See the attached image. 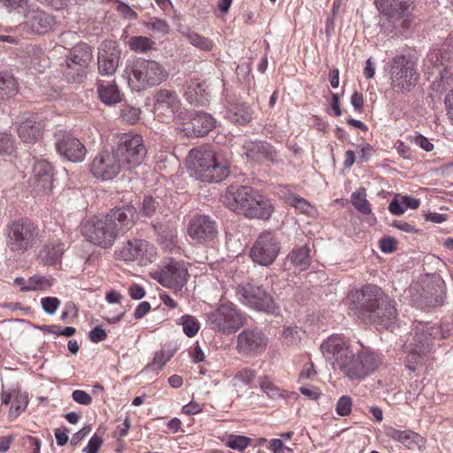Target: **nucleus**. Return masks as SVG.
<instances>
[{
  "label": "nucleus",
  "mask_w": 453,
  "mask_h": 453,
  "mask_svg": "<svg viewBox=\"0 0 453 453\" xmlns=\"http://www.w3.org/2000/svg\"><path fill=\"white\" fill-rule=\"evenodd\" d=\"M390 81L394 90H410L418 81L413 63L403 56L395 57L390 67Z\"/></svg>",
  "instance_id": "4468645a"
},
{
  "label": "nucleus",
  "mask_w": 453,
  "mask_h": 453,
  "mask_svg": "<svg viewBox=\"0 0 453 453\" xmlns=\"http://www.w3.org/2000/svg\"><path fill=\"white\" fill-rule=\"evenodd\" d=\"M280 249L281 245L277 234L273 231H264L254 242L250 250V257L255 264L268 266L276 260Z\"/></svg>",
  "instance_id": "9d476101"
},
{
  "label": "nucleus",
  "mask_w": 453,
  "mask_h": 453,
  "mask_svg": "<svg viewBox=\"0 0 453 453\" xmlns=\"http://www.w3.org/2000/svg\"><path fill=\"white\" fill-rule=\"evenodd\" d=\"M103 441H104L100 436L94 434L89 439L87 447L83 449V451L87 453H97V451L99 450L100 447L103 444Z\"/></svg>",
  "instance_id": "e2e57ef3"
},
{
  "label": "nucleus",
  "mask_w": 453,
  "mask_h": 453,
  "mask_svg": "<svg viewBox=\"0 0 453 453\" xmlns=\"http://www.w3.org/2000/svg\"><path fill=\"white\" fill-rule=\"evenodd\" d=\"M173 353L170 350L161 349L155 353L153 361L147 365L146 369L150 371H160L172 358Z\"/></svg>",
  "instance_id": "37998d69"
},
{
  "label": "nucleus",
  "mask_w": 453,
  "mask_h": 453,
  "mask_svg": "<svg viewBox=\"0 0 453 453\" xmlns=\"http://www.w3.org/2000/svg\"><path fill=\"white\" fill-rule=\"evenodd\" d=\"M52 168L50 164L43 159L36 160L33 166L34 184L44 192H49L52 185Z\"/></svg>",
  "instance_id": "7c9ffc66"
},
{
  "label": "nucleus",
  "mask_w": 453,
  "mask_h": 453,
  "mask_svg": "<svg viewBox=\"0 0 453 453\" xmlns=\"http://www.w3.org/2000/svg\"><path fill=\"white\" fill-rule=\"evenodd\" d=\"M207 86L200 79H190L187 83L184 96L191 104H203L207 99Z\"/></svg>",
  "instance_id": "2f4dec72"
},
{
  "label": "nucleus",
  "mask_w": 453,
  "mask_h": 453,
  "mask_svg": "<svg viewBox=\"0 0 453 453\" xmlns=\"http://www.w3.org/2000/svg\"><path fill=\"white\" fill-rule=\"evenodd\" d=\"M93 58L92 48L85 42L75 45L67 59V66L65 71L68 82L82 84L87 80V69Z\"/></svg>",
  "instance_id": "1a4fd4ad"
},
{
  "label": "nucleus",
  "mask_w": 453,
  "mask_h": 453,
  "mask_svg": "<svg viewBox=\"0 0 453 453\" xmlns=\"http://www.w3.org/2000/svg\"><path fill=\"white\" fill-rule=\"evenodd\" d=\"M380 249L384 253H392L396 250V241L390 236L383 237L380 241Z\"/></svg>",
  "instance_id": "bf43d9fd"
},
{
  "label": "nucleus",
  "mask_w": 453,
  "mask_h": 453,
  "mask_svg": "<svg viewBox=\"0 0 453 453\" xmlns=\"http://www.w3.org/2000/svg\"><path fill=\"white\" fill-rule=\"evenodd\" d=\"M413 141L415 144L425 150L426 151H432L434 150V144L422 134L414 136Z\"/></svg>",
  "instance_id": "774afa93"
},
{
  "label": "nucleus",
  "mask_w": 453,
  "mask_h": 453,
  "mask_svg": "<svg viewBox=\"0 0 453 453\" xmlns=\"http://www.w3.org/2000/svg\"><path fill=\"white\" fill-rule=\"evenodd\" d=\"M238 300L245 306L271 314H276L279 308L273 297L263 286L253 283L241 284L236 288Z\"/></svg>",
  "instance_id": "6e6552de"
},
{
  "label": "nucleus",
  "mask_w": 453,
  "mask_h": 453,
  "mask_svg": "<svg viewBox=\"0 0 453 453\" xmlns=\"http://www.w3.org/2000/svg\"><path fill=\"white\" fill-rule=\"evenodd\" d=\"M242 149L249 159L259 164L274 163L278 159L276 150L264 141H247Z\"/></svg>",
  "instance_id": "b1692460"
},
{
  "label": "nucleus",
  "mask_w": 453,
  "mask_h": 453,
  "mask_svg": "<svg viewBox=\"0 0 453 453\" xmlns=\"http://www.w3.org/2000/svg\"><path fill=\"white\" fill-rule=\"evenodd\" d=\"M246 315L232 303L219 304L207 314V324L215 332L233 334L246 324Z\"/></svg>",
  "instance_id": "39448f33"
},
{
  "label": "nucleus",
  "mask_w": 453,
  "mask_h": 453,
  "mask_svg": "<svg viewBox=\"0 0 453 453\" xmlns=\"http://www.w3.org/2000/svg\"><path fill=\"white\" fill-rule=\"evenodd\" d=\"M351 203L354 208L364 215H369L372 212V206L366 198V189L363 187L351 194Z\"/></svg>",
  "instance_id": "58836bf2"
},
{
  "label": "nucleus",
  "mask_w": 453,
  "mask_h": 453,
  "mask_svg": "<svg viewBox=\"0 0 453 453\" xmlns=\"http://www.w3.org/2000/svg\"><path fill=\"white\" fill-rule=\"evenodd\" d=\"M19 92V85L12 74L0 72V100L13 97Z\"/></svg>",
  "instance_id": "e433bc0d"
},
{
  "label": "nucleus",
  "mask_w": 453,
  "mask_h": 453,
  "mask_svg": "<svg viewBox=\"0 0 453 453\" xmlns=\"http://www.w3.org/2000/svg\"><path fill=\"white\" fill-rule=\"evenodd\" d=\"M130 428V422L129 419L127 418L123 424L120 426H118L113 433V437L116 438L118 441L121 440L125 436H127L128 431Z\"/></svg>",
  "instance_id": "338daca9"
},
{
  "label": "nucleus",
  "mask_w": 453,
  "mask_h": 453,
  "mask_svg": "<svg viewBox=\"0 0 453 453\" xmlns=\"http://www.w3.org/2000/svg\"><path fill=\"white\" fill-rule=\"evenodd\" d=\"M144 26L154 32H157L161 35H167L170 32V26L168 23L161 19H154L151 21H148L144 23Z\"/></svg>",
  "instance_id": "5fc2aeb1"
},
{
  "label": "nucleus",
  "mask_w": 453,
  "mask_h": 453,
  "mask_svg": "<svg viewBox=\"0 0 453 453\" xmlns=\"http://www.w3.org/2000/svg\"><path fill=\"white\" fill-rule=\"evenodd\" d=\"M60 304L61 302L57 297L48 296L41 299L42 308L43 311L49 315L54 314Z\"/></svg>",
  "instance_id": "6e6d98bb"
},
{
  "label": "nucleus",
  "mask_w": 453,
  "mask_h": 453,
  "mask_svg": "<svg viewBox=\"0 0 453 453\" xmlns=\"http://www.w3.org/2000/svg\"><path fill=\"white\" fill-rule=\"evenodd\" d=\"M257 376V372L255 370L245 367L239 370L234 377V380L236 381V383H240L244 386L250 385L253 380H255Z\"/></svg>",
  "instance_id": "8fccbe9b"
},
{
  "label": "nucleus",
  "mask_w": 453,
  "mask_h": 453,
  "mask_svg": "<svg viewBox=\"0 0 453 453\" xmlns=\"http://www.w3.org/2000/svg\"><path fill=\"white\" fill-rule=\"evenodd\" d=\"M273 211L271 201L256 192L246 208L244 216L250 219H268Z\"/></svg>",
  "instance_id": "c756f323"
},
{
  "label": "nucleus",
  "mask_w": 453,
  "mask_h": 453,
  "mask_svg": "<svg viewBox=\"0 0 453 453\" xmlns=\"http://www.w3.org/2000/svg\"><path fill=\"white\" fill-rule=\"evenodd\" d=\"M119 55L120 52L114 42H103L97 56L99 73L106 76L114 74L119 65Z\"/></svg>",
  "instance_id": "a878e982"
},
{
  "label": "nucleus",
  "mask_w": 453,
  "mask_h": 453,
  "mask_svg": "<svg viewBox=\"0 0 453 453\" xmlns=\"http://www.w3.org/2000/svg\"><path fill=\"white\" fill-rule=\"evenodd\" d=\"M121 171L123 168L113 150L99 152L90 164L92 175L104 181L114 179Z\"/></svg>",
  "instance_id": "a211bd4d"
},
{
  "label": "nucleus",
  "mask_w": 453,
  "mask_h": 453,
  "mask_svg": "<svg viewBox=\"0 0 453 453\" xmlns=\"http://www.w3.org/2000/svg\"><path fill=\"white\" fill-rule=\"evenodd\" d=\"M65 243L60 240L51 241L47 243L41 251V257L44 264L52 265L58 263L65 251Z\"/></svg>",
  "instance_id": "72a5a7b5"
},
{
  "label": "nucleus",
  "mask_w": 453,
  "mask_h": 453,
  "mask_svg": "<svg viewBox=\"0 0 453 453\" xmlns=\"http://www.w3.org/2000/svg\"><path fill=\"white\" fill-rule=\"evenodd\" d=\"M129 47L135 52H146L153 48L154 42L146 36H134L129 40Z\"/></svg>",
  "instance_id": "49530a36"
},
{
  "label": "nucleus",
  "mask_w": 453,
  "mask_h": 453,
  "mask_svg": "<svg viewBox=\"0 0 453 453\" xmlns=\"http://www.w3.org/2000/svg\"><path fill=\"white\" fill-rule=\"evenodd\" d=\"M88 336L93 343H98L106 339L107 334L101 326H96L89 332Z\"/></svg>",
  "instance_id": "680f3d73"
},
{
  "label": "nucleus",
  "mask_w": 453,
  "mask_h": 453,
  "mask_svg": "<svg viewBox=\"0 0 453 453\" xmlns=\"http://www.w3.org/2000/svg\"><path fill=\"white\" fill-rule=\"evenodd\" d=\"M412 0H375L380 12L391 23V32L404 35L411 27L410 7Z\"/></svg>",
  "instance_id": "0eeeda50"
},
{
  "label": "nucleus",
  "mask_w": 453,
  "mask_h": 453,
  "mask_svg": "<svg viewBox=\"0 0 453 453\" xmlns=\"http://www.w3.org/2000/svg\"><path fill=\"white\" fill-rule=\"evenodd\" d=\"M157 238L164 249L171 250L176 245V230L171 228L158 232Z\"/></svg>",
  "instance_id": "09e8293b"
},
{
  "label": "nucleus",
  "mask_w": 453,
  "mask_h": 453,
  "mask_svg": "<svg viewBox=\"0 0 453 453\" xmlns=\"http://www.w3.org/2000/svg\"><path fill=\"white\" fill-rule=\"evenodd\" d=\"M258 384L260 389L272 400L284 399L288 395L286 391L277 387L266 375L258 378Z\"/></svg>",
  "instance_id": "4c0bfd02"
},
{
  "label": "nucleus",
  "mask_w": 453,
  "mask_h": 453,
  "mask_svg": "<svg viewBox=\"0 0 453 453\" xmlns=\"http://www.w3.org/2000/svg\"><path fill=\"white\" fill-rule=\"evenodd\" d=\"M38 237L37 227L27 219H19L8 225L7 246L13 251L32 247Z\"/></svg>",
  "instance_id": "f8f14e48"
},
{
  "label": "nucleus",
  "mask_w": 453,
  "mask_h": 453,
  "mask_svg": "<svg viewBox=\"0 0 453 453\" xmlns=\"http://www.w3.org/2000/svg\"><path fill=\"white\" fill-rule=\"evenodd\" d=\"M216 120L208 113L197 112L190 118V122L184 124L182 131L187 136L203 137L215 127Z\"/></svg>",
  "instance_id": "c85d7f7f"
},
{
  "label": "nucleus",
  "mask_w": 453,
  "mask_h": 453,
  "mask_svg": "<svg viewBox=\"0 0 453 453\" xmlns=\"http://www.w3.org/2000/svg\"><path fill=\"white\" fill-rule=\"evenodd\" d=\"M116 259L125 262H138L141 265L151 263L156 258V249L149 242L132 239L126 242L115 251Z\"/></svg>",
  "instance_id": "2eb2a0df"
},
{
  "label": "nucleus",
  "mask_w": 453,
  "mask_h": 453,
  "mask_svg": "<svg viewBox=\"0 0 453 453\" xmlns=\"http://www.w3.org/2000/svg\"><path fill=\"white\" fill-rule=\"evenodd\" d=\"M188 168L192 177L204 182H219L229 175L227 158L211 150H191Z\"/></svg>",
  "instance_id": "7ed1b4c3"
},
{
  "label": "nucleus",
  "mask_w": 453,
  "mask_h": 453,
  "mask_svg": "<svg viewBox=\"0 0 453 453\" xmlns=\"http://www.w3.org/2000/svg\"><path fill=\"white\" fill-rule=\"evenodd\" d=\"M268 337L258 328H246L236 337L235 349L244 357H256L267 348Z\"/></svg>",
  "instance_id": "ddd939ff"
},
{
  "label": "nucleus",
  "mask_w": 453,
  "mask_h": 453,
  "mask_svg": "<svg viewBox=\"0 0 453 453\" xmlns=\"http://www.w3.org/2000/svg\"><path fill=\"white\" fill-rule=\"evenodd\" d=\"M55 146L62 157L73 163L82 162L87 154L84 144L66 131H59L56 134Z\"/></svg>",
  "instance_id": "6ab92c4d"
},
{
  "label": "nucleus",
  "mask_w": 453,
  "mask_h": 453,
  "mask_svg": "<svg viewBox=\"0 0 453 453\" xmlns=\"http://www.w3.org/2000/svg\"><path fill=\"white\" fill-rule=\"evenodd\" d=\"M385 434L412 451L421 450L426 444V439L412 430H398L392 426H388L385 429Z\"/></svg>",
  "instance_id": "bb28decb"
},
{
  "label": "nucleus",
  "mask_w": 453,
  "mask_h": 453,
  "mask_svg": "<svg viewBox=\"0 0 453 453\" xmlns=\"http://www.w3.org/2000/svg\"><path fill=\"white\" fill-rule=\"evenodd\" d=\"M255 193L256 191L250 187H231L222 196L221 201L231 211L245 215L246 208Z\"/></svg>",
  "instance_id": "5701e85b"
},
{
  "label": "nucleus",
  "mask_w": 453,
  "mask_h": 453,
  "mask_svg": "<svg viewBox=\"0 0 453 453\" xmlns=\"http://www.w3.org/2000/svg\"><path fill=\"white\" fill-rule=\"evenodd\" d=\"M99 98L105 105H113L122 100V94L114 82H99L97 85Z\"/></svg>",
  "instance_id": "473e14b6"
},
{
  "label": "nucleus",
  "mask_w": 453,
  "mask_h": 453,
  "mask_svg": "<svg viewBox=\"0 0 453 453\" xmlns=\"http://www.w3.org/2000/svg\"><path fill=\"white\" fill-rule=\"evenodd\" d=\"M14 140L12 134L0 132V155L12 154L14 151Z\"/></svg>",
  "instance_id": "864d4df0"
},
{
  "label": "nucleus",
  "mask_w": 453,
  "mask_h": 453,
  "mask_svg": "<svg viewBox=\"0 0 453 453\" xmlns=\"http://www.w3.org/2000/svg\"><path fill=\"white\" fill-rule=\"evenodd\" d=\"M121 117L127 123L134 124L139 119L140 109L131 106H126L121 110Z\"/></svg>",
  "instance_id": "4d7b16f0"
},
{
  "label": "nucleus",
  "mask_w": 453,
  "mask_h": 453,
  "mask_svg": "<svg viewBox=\"0 0 453 453\" xmlns=\"http://www.w3.org/2000/svg\"><path fill=\"white\" fill-rule=\"evenodd\" d=\"M118 234H123L136 224L138 213L134 206L126 204L111 209L105 216Z\"/></svg>",
  "instance_id": "412c9836"
},
{
  "label": "nucleus",
  "mask_w": 453,
  "mask_h": 453,
  "mask_svg": "<svg viewBox=\"0 0 453 453\" xmlns=\"http://www.w3.org/2000/svg\"><path fill=\"white\" fill-rule=\"evenodd\" d=\"M188 271L181 261L170 259L162 268L153 273V278L162 286L181 291L188 280Z\"/></svg>",
  "instance_id": "dca6fc26"
},
{
  "label": "nucleus",
  "mask_w": 453,
  "mask_h": 453,
  "mask_svg": "<svg viewBox=\"0 0 453 453\" xmlns=\"http://www.w3.org/2000/svg\"><path fill=\"white\" fill-rule=\"evenodd\" d=\"M112 150L123 171H130L140 165L147 153L142 137L132 134H122L116 149Z\"/></svg>",
  "instance_id": "423d86ee"
},
{
  "label": "nucleus",
  "mask_w": 453,
  "mask_h": 453,
  "mask_svg": "<svg viewBox=\"0 0 453 453\" xmlns=\"http://www.w3.org/2000/svg\"><path fill=\"white\" fill-rule=\"evenodd\" d=\"M217 234V224L209 216H195L188 223V234L192 240L198 242L211 241Z\"/></svg>",
  "instance_id": "4be33fe9"
},
{
  "label": "nucleus",
  "mask_w": 453,
  "mask_h": 453,
  "mask_svg": "<svg viewBox=\"0 0 453 453\" xmlns=\"http://www.w3.org/2000/svg\"><path fill=\"white\" fill-rule=\"evenodd\" d=\"M158 206L159 202L157 199L150 196H144L141 208L142 213L146 217H152L156 213Z\"/></svg>",
  "instance_id": "603ef678"
},
{
  "label": "nucleus",
  "mask_w": 453,
  "mask_h": 453,
  "mask_svg": "<svg viewBox=\"0 0 453 453\" xmlns=\"http://www.w3.org/2000/svg\"><path fill=\"white\" fill-rule=\"evenodd\" d=\"M183 35H185L188 41L195 47L202 50H211L213 48V42L209 38H206L196 32L190 31L189 28H186L183 31H180Z\"/></svg>",
  "instance_id": "ea45409f"
},
{
  "label": "nucleus",
  "mask_w": 453,
  "mask_h": 453,
  "mask_svg": "<svg viewBox=\"0 0 453 453\" xmlns=\"http://www.w3.org/2000/svg\"><path fill=\"white\" fill-rule=\"evenodd\" d=\"M78 316V309L73 302H68L65 304L64 310L61 312V319L66 320L67 319L76 318Z\"/></svg>",
  "instance_id": "0e129e2a"
},
{
  "label": "nucleus",
  "mask_w": 453,
  "mask_h": 453,
  "mask_svg": "<svg viewBox=\"0 0 453 453\" xmlns=\"http://www.w3.org/2000/svg\"><path fill=\"white\" fill-rule=\"evenodd\" d=\"M153 101V113L161 122L175 119L181 108L180 99L174 90L161 88L155 93Z\"/></svg>",
  "instance_id": "f3484780"
},
{
  "label": "nucleus",
  "mask_w": 453,
  "mask_h": 453,
  "mask_svg": "<svg viewBox=\"0 0 453 453\" xmlns=\"http://www.w3.org/2000/svg\"><path fill=\"white\" fill-rule=\"evenodd\" d=\"M43 128V121L36 114L29 113L19 125L18 134L24 142L35 143L42 137Z\"/></svg>",
  "instance_id": "cd10ccee"
},
{
  "label": "nucleus",
  "mask_w": 453,
  "mask_h": 453,
  "mask_svg": "<svg viewBox=\"0 0 453 453\" xmlns=\"http://www.w3.org/2000/svg\"><path fill=\"white\" fill-rule=\"evenodd\" d=\"M288 260L299 272L307 270L311 265L310 249L306 245L294 249L288 255Z\"/></svg>",
  "instance_id": "c9c22d12"
},
{
  "label": "nucleus",
  "mask_w": 453,
  "mask_h": 453,
  "mask_svg": "<svg viewBox=\"0 0 453 453\" xmlns=\"http://www.w3.org/2000/svg\"><path fill=\"white\" fill-rule=\"evenodd\" d=\"M286 203L299 211L301 213L311 215L314 207L304 198L296 194H288L285 196Z\"/></svg>",
  "instance_id": "a19ab883"
},
{
  "label": "nucleus",
  "mask_w": 453,
  "mask_h": 453,
  "mask_svg": "<svg viewBox=\"0 0 453 453\" xmlns=\"http://www.w3.org/2000/svg\"><path fill=\"white\" fill-rule=\"evenodd\" d=\"M127 70L128 84L136 91L159 85L168 77L165 69L154 60L138 58L127 67Z\"/></svg>",
  "instance_id": "20e7f679"
},
{
  "label": "nucleus",
  "mask_w": 453,
  "mask_h": 453,
  "mask_svg": "<svg viewBox=\"0 0 453 453\" xmlns=\"http://www.w3.org/2000/svg\"><path fill=\"white\" fill-rule=\"evenodd\" d=\"M388 210L393 215L400 216L403 214L406 210L403 205V198L401 200L396 198L393 199L389 203Z\"/></svg>",
  "instance_id": "69168bd1"
},
{
  "label": "nucleus",
  "mask_w": 453,
  "mask_h": 453,
  "mask_svg": "<svg viewBox=\"0 0 453 453\" xmlns=\"http://www.w3.org/2000/svg\"><path fill=\"white\" fill-rule=\"evenodd\" d=\"M55 24L54 17L42 10L29 9L25 13V28L33 34L44 35L50 32Z\"/></svg>",
  "instance_id": "393cba45"
},
{
  "label": "nucleus",
  "mask_w": 453,
  "mask_h": 453,
  "mask_svg": "<svg viewBox=\"0 0 453 453\" xmlns=\"http://www.w3.org/2000/svg\"><path fill=\"white\" fill-rule=\"evenodd\" d=\"M325 360L351 381H361L379 366V357L368 349L355 352L341 334H332L320 345Z\"/></svg>",
  "instance_id": "f257e3e1"
},
{
  "label": "nucleus",
  "mask_w": 453,
  "mask_h": 453,
  "mask_svg": "<svg viewBox=\"0 0 453 453\" xmlns=\"http://www.w3.org/2000/svg\"><path fill=\"white\" fill-rule=\"evenodd\" d=\"M28 403V396L27 394H16L15 398L12 403L9 411V417L11 418H16L24 411Z\"/></svg>",
  "instance_id": "a18cd8bd"
},
{
  "label": "nucleus",
  "mask_w": 453,
  "mask_h": 453,
  "mask_svg": "<svg viewBox=\"0 0 453 453\" xmlns=\"http://www.w3.org/2000/svg\"><path fill=\"white\" fill-rule=\"evenodd\" d=\"M81 234L88 242L104 249L111 248L119 236L106 217L84 222Z\"/></svg>",
  "instance_id": "9b49d317"
},
{
  "label": "nucleus",
  "mask_w": 453,
  "mask_h": 453,
  "mask_svg": "<svg viewBox=\"0 0 453 453\" xmlns=\"http://www.w3.org/2000/svg\"><path fill=\"white\" fill-rule=\"evenodd\" d=\"M349 298L362 318L371 323L388 327L397 316L395 302L381 288L368 284L352 292Z\"/></svg>",
  "instance_id": "f03ea898"
},
{
  "label": "nucleus",
  "mask_w": 453,
  "mask_h": 453,
  "mask_svg": "<svg viewBox=\"0 0 453 453\" xmlns=\"http://www.w3.org/2000/svg\"><path fill=\"white\" fill-rule=\"evenodd\" d=\"M180 324L182 326L183 333L188 337H194L200 329L199 321L191 315H183L180 318Z\"/></svg>",
  "instance_id": "c03bdc74"
},
{
  "label": "nucleus",
  "mask_w": 453,
  "mask_h": 453,
  "mask_svg": "<svg viewBox=\"0 0 453 453\" xmlns=\"http://www.w3.org/2000/svg\"><path fill=\"white\" fill-rule=\"evenodd\" d=\"M445 292L441 289H435L431 296L426 297V303L431 307L441 306L445 299Z\"/></svg>",
  "instance_id": "13d9d810"
},
{
  "label": "nucleus",
  "mask_w": 453,
  "mask_h": 453,
  "mask_svg": "<svg viewBox=\"0 0 453 453\" xmlns=\"http://www.w3.org/2000/svg\"><path fill=\"white\" fill-rule=\"evenodd\" d=\"M72 397L74 402L82 405H89L92 403V397L83 390H74L72 393Z\"/></svg>",
  "instance_id": "052dcab7"
},
{
  "label": "nucleus",
  "mask_w": 453,
  "mask_h": 453,
  "mask_svg": "<svg viewBox=\"0 0 453 453\" xmlns=\"http://www.w3.org/2000/svg\"><path fill=\"white\" fill-rule=\"evenodd\" d=\"M250 443V439L243 435L230 434L227 436L226 444L232 449L242 452Z\"/></svg>",
  "instance_id": "de8ad7c7"
},
{
  "label": "nucleus",
  "mask_w": 453,
  "mask_h": 453,
  "mask_svg": "<svg viewBox=\"0 0 453 453\" xmlns=\"http://www.w3.org/2000/svg\"><path fill=\"white\" fill-rule=\"evenodd\" d=\"M439 332V327L430 324L417 327L413 340L410 343L411 357L416 363L418 362V358L430 352L433 341Z\"/></svg>",
  "instance_id": "aec40b11"
},
{
  "label": "nucleus",
  "mask_w": 453,
  "mask_h": 453,
  "mask_svg": "<svg viewBox=\"0 0 453 453\" xmlns=\"http://www.w3.org/2000/svg\"><path fill=\"white\" fill-rule=\"evenodd\" d=\"M251 111L249 106L243 104H232L227 109L226 118L233 123L246 125L251 119Z\"/></svg>",
  "instance_id": "f704fd0d"
},
{
  "label": "nucleus",
  "mask_w": 453,
  "mask_h": 453,
  "mask_svg": "<svg viewBox=\"0 0 453 453\" xmlns=\"http://www.w3.org/2000/svg\"><path fill=\"white\" fill-rule=\"evenodd\" d=\"M51 286L50 281L44 276L34 275L30 277L25 286L21 287V291H39L44 290Z\"/></svg>",
  "instance_id": "79ce46f5"
},
{
  "label": "nucleus",
  "mask_w": 453,
  "mask_h": 453,
  "mask_svg": "<svg viewBox=\"0 0 453 453\" xmlns=\"http://www.w3.org/2000/svg\"><path fill=\"white\" fill-rule=\"evenodd\" d=\"M352 399L349 395H342L335 405V411L341 417H345L350 414L352 410Z\"/></svg>",
  "instance_id": "3c124183"
}]
</instances>
